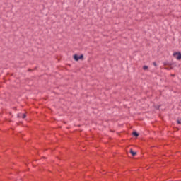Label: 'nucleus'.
<instances>
[{
	"label": "nucleus",
	"instance_id": "obj_1",
	"mask_svg": "<svg viewBox=\"0 0 181 181\" xmlns=\"http://www.w3.org/2000/svg\"><path fill=\"white\" fill-rule=\"evenodd\" d=\"M173 56L177 60H180L181 59V53L180 52H174Z\"/></svg>",
	"mask_w": 181,
	"mask_h": 181
},
{
	"label": "nucleus",
	"instance_id": "obj_2",
	"mask_svg": "<svg viewBox=\"0 0 181 181\" xmlns=\"http://www.w3.org/2000/svg\"><path fill=\"white\" fill-rule=\"evenodd\" d=\"M74 60H76V62H78V60H80V59H83V55L81 56H77V54L74 55Z\"/></svg>",
	"mask_w": 181,
	"mask_h": 181
},
{
	"label": "nucleus",
	"instance_id": "obj_3",
	"mask_svg": "<svg viewBox=\"0 0 181 181\" xmlns=\"http://www.w3.org/2000/svg\"><path fill=\"white\" fill-rule=\"evenodd\" d=\"M130 153L132 155V156H135V155H136V152L132 151V149H130Z\"/></svg>",
	"mask_w": 181,
	"mask_h": 181
},
{
	"label": "nucleus",
	"instance_id": "obj_4",
	"mask_svg": "<svg viewBox=\"0 0 181 181\" xmlns=\"http://www.w3.org/2000/svg\"><path fill=\"white\" fill-rule=\"evenodd\" d=\"M133 135L134 136H138V133H136V132H133Z\"/></svg>",
	"mask_w": 181,
	"mask_h": 181
},
{
	"label": "nucleus",
	"instance_id": "obj_5",
	"mask_svg": "<svg viewBox=\"0 0 181 181\" xmlns=\"http://www.w3.org/2000/svg\"><path fill=\"white\" fill-rule=\"evenodd\" d=\"M143 70H148V66H144Z\"/></svg>",
	"mask_w": 181,
	"mask_h": 181
},
{
	"label": "nucleus",
	"instance_id": "obj_6",
	"mask_svg": "<svg viewBox=\"0 0 181 181\" xmlns=\"http://www.w3.org/2000/svg\"><path fill=\"white\" fill-rule=\"evenodd\" d=\"M22 118H26V115L23 114V116H22Z\"/></svg>",
	"mask_w": 181,
	"mask_h": 181
},
{
	"label": "nucleus",
	"instance_id": "obj_7",
	"mask_svg": "<svg viewBox=\"0 0 181 181\" xmlns=\"http://www.w3.org/2000/svg\"><path fill=\"white\" fill-rule=\"evenodd\" d=\"M153 64L156 67V62H153Z\"/></svg>",
	"mask_w": 181,
	"mask_h": 181
}]
</instances>
